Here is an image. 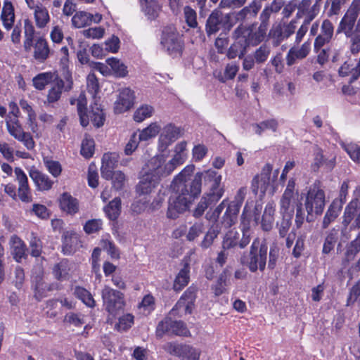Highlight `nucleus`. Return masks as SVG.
I'll return each mask as SVG.
<instances>
[{
    "instance_id": "1",
    "label": "nucleus",
    "mask_w": 360,
    "mask_h": 360,
    "mask_svg": "<svg viewBox=\"0 0 360 360\" xmlns=\"http://www.w3.org/2000/svg\"><path fill=\"white\" fill-rule=\"evenodd\" d=\"M193 166H187L174 177L171 185L174 192L169 199L167 211V218L175 219L188 208L191 200L188 198V193L184 192V183L193 172Z\"/></svg>"
},
{
    "instance_id": "2",
    "label": "nucleus",
    "mask_w": 360,
    "mask_h": 360,
    "mask_svg": "<svg viewBox=\"0 0 360 360\" xmlns=\"http://www.w3.org/2000/svg\"><path fill=\"white\" fill-rule=\"evenodd\" d=\"M163 162L162 157H152L146 162L136 186V191L139 195L150 193L159 184L161 178L169 175L162 167Z\"/></svg>"
},
{
    "instance_id": "3",
    "label": "nucleus",
    "mask_w": 360,
    "mask_h": 360,
    "mask_svg": "<svg viewBox=\"0 0 360 360\" xmlns=\"http://www.w3.org/2000/svg\"><path fill=\"white\" fill-rule=\"evenodd\" d=\"M298 191H295V181L290 179L280 201L281 212L283 218L278 226L279 234L285 236L291 225V217L294 213L295 198L298 200Z\"/></svg>"
},
{
    "instance_id": "4",
    "label": "nucleus",
    "mask_w": 360,
    "mask_h": 360,
    "mask_svg": "<svg viewBox=\"0 0 360 360\" xmlns=\"http://www.w3.org/2000/svg\"><path fill=\"white\" fill-rule=\"evenodd\" d=\"M267 247L262 244L259 238L254 240L248 255H244L241 262L246 265L250 271H264L266 263Z\"/></svg>"
},
{
    "instance_id": "5",
    "label": "nucleus",
    "mask_w": 360,
    "mask_h": 360,
    "mask_svg": "<svg viewBox=\"0 0 360 360\" xmlns=\"http://www.w3.org/2000/svg\"><path fill=\"white\" fill-rule=\"evenodd\" d=\"M160 44L162 47L172 57L181 56L183 50V41L176 27L169 25L164 27Z\"/></svg>"
},
{
    "instance_id": "6",
    "label": "nucleus",
    "mask_w": 360,
    "mask_h": 360,
    "mask_svg": "<svg viewBox=\"0 0 360 360\" xmlns=\"http://www.w3.org/2000/svg\"><path fill=\"white\" fill-rule=\"evenodd\" d=\"M326 203V197L323 190L319 186H311L306 194L304 206L309 215L322 214Z\"/></svg>"
},
{
    "instance_id": "7",
    "label": "nucleus",
    "mask_w": 360,
    "mask_h": 360,
    "mask_svg": "<svg viewBox=\"0 0 360 360\" xmlns=\"http://www.w3.org/2000/svg\"><path fill=\"white\" fill-rule=\"evenodd\" d=\"M333 25L328 19L323 20L321 26L317 22L312 24L310 29V34L313 36L317 34L314 44V49L316 52H318L325 44L330 42L333 36Z\"/></svg>"
},
{
    "instance_id": "8",
    "label": "nucleus",
    "mask_w": 360,
    "mask_h": 360,
    "mask_svg": "<svg viewBox=\"0 0 360 360\" xmlns=\"http://www.w3.org/2000/svg\"><path fill=\"white\" fill-rule=\"evenodd\" d=\"M101 296L103 306L110 314L115 315L123 309L125 304L124 295L120 291L105 285L102 290Z\"/></svg>"
},
{
    "instance_id": "9",
    "label": "nucleus",
    "mask_w": 360,
    "mask_h": 360,
    "mask_svg": "<svg viewBox=\"0 0 360 360\" xmlns=\"http://www.w3.org/2000/svg\"><path fill=\"white\" fill-rule=\"evenodd\" d=\"M6 127L11 136L22 142L27 150H33L35 143L30 133L24 131L18 119L10 116L6 120Z\"/></svg>"
},
{
    "instance_id": "10",
    "label": "nucleus",
    "mask_w": 360,
    "mask_h": 360,
    "mask_svg": "<svg viewBox=\"0 0 360 360\" xmlns=\"http://www.w3.org/2000/svg\"><path fill=\"white\" fill-rule=\"evenodd\" d=\"M198 173L205 183L212 182L209 194V201H218L224 193V188L223 186H221L222 176L212 169Z\"/></svg>"
},
{
    "instance_id": "11",
    "label": "nucleus",
    "mask_w": 360,
    "mask_h": 360,
    "mask_svg": "<svg viewBox=\"0 0 360 360\" xmlns=\"http://www.w3.org/2000/svg\"><path fill=\"white\" fill-rule=\"evenodd\" d=\"M187 142L185 141L179 142L174 148V156L167 162H166L167 157L165 155H157L154 157H162L164 162L162 167L166 171L169 175L175 169V168L182 165L187 158Z\"/></svg>"
},
{
    "instance_id": "12",
    "label": "nucleus",
    "mask_w": 360,
    "mask_h": 360,
    "mask_svg": "<svg viewBox=\"0 0 360 360\" xmlns=\"http://www.w3.org/2000/svg\"><path fill=\"white\" fill-rule=\"evenodd\" d=\"M183 134L181 129L169 123L162 129L158 138V148L159 151L165 152L169 146Z\"/></svg>"
},
{
    "instance_id": "13",
    "label": "nucleus",
    "mask_w": 360,
    "mask_h": 360,
    "mask_svg": "<svg viewBox=\"0 0 360 360\" xmlns=\"http://www.w3.org/2000/svg\"><path fill=\"white\" fill-rule=\"evenodd\" d=\"M248 31L243 27H238L234 32L235 42L230 46L227 52V56L230 59L238 56L242 58L246 53V47L248 45L245 33Z\"/></svg>"
},
{
    "instance_id": "14",
    "label": "nucleus",
    "mask_w": 360,
    "mask_h": 360,
    "mask_svg": "<svg viewBox=\"0 0 360 360\" xmlns=\"http://www.w3.org/2000/svg\"><path fill=\"white\" fill-rule=\"evenodd\" d=\"M272 169L273 167L271 165L266 164L263 167L261 173L254 177L251 186L252 191L254 193H260L262 195L265 193L271 181V174Z\"/></svg>"
},
{
    "instance_id": "15",
    "label": "nucleus",
    "mask_w": 360,
    "mask_h": 360,
    "mask_svg": "<svg viewBox=\"0 0 360 360\" xmlns=\"http://www.w3.org/2000/svg\"><path fill=\"white\" fill-rule=\"evenodd\" d=\"M168 352L182 357L185 360H199L201 350L190 345L169 343L167 346Z\"/></svg>"
},
{
    "instance_id": "16",
    "label": "nucleus",
    "mask_w": 360,
    "mask_h": 360,
    "mask_svg": "<svg viewBox=\"0 0 360 360\" xmlns=\"http://www.w3.org/2000/svg\"><path fill=\"white\" fill-rule=\"evenodd\" d=\"M134 99V92L131 89L126 87L120 89L114 103L115 112L121 114L129 110L133 106Z\"/></svg>"
},
{
    "instance_id": "17",
    "label": "nucleus",
    "mask_w": 360,
    "mask_h": 360,
    "mask_svg": "<svg viewBox=\"0 0 360 360\" xmlns=\"http://www.w3.org/2000/svg\"><path fill=\"white\" fill-rule=\"evenodd\" d=\"M14 173L18 186V193L19 198L24 202H30L32 198L26 174L20 167H15Z\"/></svg>"
},
{
    "instance_id": "18",
    "label": "nucleus",
    "mask_w": 360,
    "mask_h": 360,
    "mask_svg": "<svg viewBox=\"0 0 360 360\" xmlns=\"http://www.w3.org/2000/svg\"><path fill=\"white\" fill-rule=\"evenodd\" d=\"M195 300V290L191 288L184 292L179 299L175 307L172 309L171 313L174 314L176 310L179 311L180 315L191 314L193 310L194 302Z\"/></svg>"
},
{
    "instance_id": "19",
    "label": "nucleus",
    "mask_w": 360,
    "mask_h": 360,
    "mask_svg": "<svg viewBox=\"0 0 360 360\" xmlns=\"http://www.w3.org/2000/svg\"><path fill=\"white\" fill-rule=\"evenodd\" d=\"M311 51V41H306L300 46H292L286 56V63L289 66L292 65L297 60L306 58Z\"/></svg>"
},
{
    "instance_id": "20",
    "label": "nucleus",
    "mask_w": 360,
    "mask_h": 360,
    "mask_svg": "<svg viewBox=\"0 0 360 360\" xmlns=\"http://www.w3.org/2000/svg\"><path fill=\"white\" fill-rule=\"evenodd\" d=\"M29 175L38 190L48 191L52 188L53 181L50 179L49 176L40 172L35 167H32L29 169Z\"/></svg>"
},
{
    "instance_id": "21",
    "label": "nucleus",
    "mask_w": 360,
    "mask_h": 360,
    "mask_svg": "<svg viewBox=\"0 0 360 360\" xmlns=\"http://www.w3.org/2000/svg\"><path fill=\"white\" fill-rule=\"evenodd\" d=\"M119 160V155L115 153H109L103 155L102 158V165L101 168V176L103 178L109 180L112 176L114 169L117 166Z\"/></svg>"
},
{
    "instance_id": "22",
    "label": "nucleus",
    "mask_w": 360,
    "mask_h": 360,
    "mask_svg": "<svg viewBox=\"0 0 360 360\" xmlns=\"http://www.w3.org/2000/svg\"><path fill=\"white\" fill-rule=\"evenodd\" d=\"M11 252L17 262H21L26 256V245L16 235H13L9 240Z\"/></svg>"
},
{
    "instance_id": "23",
    "label": "nucleus",
    "mask_w": 360,
    "mask_h": 360,
    "mask_svg": "<svg viewBox=\"0 0 360 360\" xmlns=\"http://www.w3.org/2000/svg\"><path fill=\"white\" fill-rule=\"evenodd\" d=\"M239 210L240 205L234 202L229 203L221 220V226L227 229L235 224Z\"/></svg>"
},
{
    "instance_id": "24",
    "label": "nucleus",
    "mask_w": 360,
    "mask_h": 360,
    "mask_svg": "<svg viewBox=\"0 0 360 360\" xmlns=\"http://www.w3.org/2000/svg\"><path fill=\"white\" fill-rule=\"evenodd\" d=\"M60 209L70 214H75L79 211V202L70 193H64L59 199Z\"/></svg>"
},
{
    "instance_id": "25",
    "label": "nucleus",
    "mask_w": 360,
    "mask_h": 360,
    "mask_svg": "<svg viewBox=\"0 0 360 360\" xmlns=\"http://www.w3.org/2000/svg\"><path fill=\"white\" fill-rule=\"evenodd\" d=\"M33 15L36 26L38 28L45 27L50 21L49 11L41 3H37V6L33 11Z\"/></svg>"
},
{
    "instance_id": "26",
    "label": "nucleus",
    "mask_w": 360,
    "mask_h": 360,
    "mask_svg": "<svg viewBox=\"0 0 360 360\" xmlns=\"http://www.w3.org/2000/svg\"><path fill=\"white\" fill-rule=\"evenodd\" d=\"M161 131L160 125L157 122H151L146 127L141 130H138L137 136L141 142H147L154 139Z\"/></svg>"
},
{
    "instance_id": "27",
    "label": "nucleus",
    "mask_w": 360,
    "mask_h": 360,
    "mask_svg": "<svg viewBox=\"0 0 360 360\" xmlns=\"http://www.w3.org/2000/svg\"><path fill=\"white\" fill-rule=\"evenodd\" d=\"M49 55L48 42L43 37L37 39L34 45V58L40 62H44Z\"/></svg>"
},
{
    "instance_id": "28",
    "label": "nucleus",
    "mask_w": 360,
    "mask_h": 360,
    "mask_svg": "<svg viewBox=\"0 0 360 360\" xmlns=\"http://www.w3.org/2000/svg\"><path fill=\"white\" fill-rule=\"evenodd\" d=\"M141 11L149 19L158 17L161 7L156 0H139Z\"/></svg>"
},
{
    "instance_id": "29",
    "label": "nucleus",
    "mask_w": 360,
    "mask_h": 360,
    "mask_svg": "<svg viewBox=\"0 0 360 360\" xmlns=\"http://www.w3.org/2000/svg\"><path fill=\"white\" fill-rule=\"evenodd\" d=\"M112 71V75L117 77H124L128 74L127 67L117 58H109L105 60Z\"/></svg>"
},
{
    "instance_id": "30",
    "label": "nucleus",
    "mask_w": 360,
    "mask_h": 360,
    "mask_svg": "<svg viewBox=\"0 0 360 360\" xmlns=\"http://www.w3.org/2000/svg\"><path fill=\"white\" fill-rule=\"evenodd\" d=\"M275 203L269 202L266 204L262 218V228L268 231L271 229L274 221Z\"/></svg>"
},
{
    "instance_id": "31",
    "label": "nucleus",
    "mask_w": 360,
    "mask_h": 360,
    "mask_svg": "<svg viewBox=\"0 0 360 360\" xmlns=\"http://www.w3.org/2000/svg\"><path fill=\"white\" fill-rule=\"evenodd\" d=\"M222 21V13L219 11H214L208 18L206 23V32L208 35L219 30Z\"/></svg>"
},
{
    "instance_id": "32",
    "label": "nucleus",
    "mask_w": 360,
    "mask_h": 360,
    "mask_svg": "<svg viewBox=\"0 0 360 360\" xmlns=\"http://www.w3.org/2000/svg\"><path fill=\"white\" fill-rule=\"evenodd\" d=\"M189 273V266L188 264H186L184 268L180 270L174 280L173 288L175 291H180L188 285L190 279Z\"/></svg>"
},
{
    "instance_id": "33",
    "label": "nucleus",
    "mask_w": 360,
    "mask_h": 360,
    "mask_svg": "<svg viewBox=\"0 0 360 360\" xmlns=\"http://www.w3.org/2000/svg\"><path fill=\"white\" fill-rule=\"evenodd\" d=\"M86 103L87 101L84 93H81L77 100V106L80 124L82 127H86L89 123V118L86 108Z\"/></svg>"
},
{
    "instance_id": "34",
    "label": "nucleus",
    "mask_w": 360,
    "mask_h": 360,
    "mask_svg": "<svg viewBox=\"0 0 360 360\" xmlns=\"http://www.w3.org/2000/svg\"><path fill=\"white\" fill-rule=\"evenodd\" d=\"M252 128L256 134L261 136L263 132L267 130H270L273 132L276 131L278 128V122L274 119L267 120L259 123L252 124Z\"/></svg>"
},
{
    "instance_id": "35",
    "label": "nucleus",
    "mask_w": 360,
    "mask_h": 360,
    "mask_svg": "<svg viewBox=\"0 0 360 360\" xmlns=\"http://www.w3.org/2000/svg\"><path fill=\"white\" fill-rule=\"evenodd\" d=\"M1 18L4 27L7 30L11 29L14 22L15 15L13 7L10 2H4Z\"/></svg>"
},
{
    "instance_id": "36",
    "label": "nucleus",
    "mask_w": 360,
    "mask_h": 360,
    "mask_svg": "<svg viewBox=\"0 0 360 360\" xmlns=\"http://www.w3.org/2000/svg\"><path fill=\"white\" fill-rule=\"evenodd\" d=\"M252 212L249 205H245L241 215L240 229L242 232H252V226L257 224L255 223V219L252 217Z\"/></svg>"
},
{
    "instance_id": "37",
    "label": "nucleus",
    "mask_w": 360,
    "mask_h": 360,
    "mask_svg": "<svg viewBox=\"0 0 360 360\" xmlns=\"http://www.w3.org/2000/svg\"><path fill=\"white\" fill-rule=\"evenodd\" d=\"M92 14L85 11H78L72 18V25L75 28H82L91 25Z\"/></svg>"
},
{
    "instance_id": "38",
    "label": "nucleus",
    "mask_w": 360,
    "mask_h": 360,
    "mask_svg": "<svg viewBox=\"0 0 360 360\" xmlns=\"http://www.w3.org/2000/svg\"><path fill=\"white\" fill-rule=\"evenodd\" d=\"M243 28L248 31V32L245 33V35L248 44L257 45L264 40L266 31L264 25H261L255 32H250L249 30L245 27Z\"/></svg>"
},
{
    "instance_id": "39",
    "label": "nucleus",
    "mask_w": 360,
    "mask_h": 360,
    "mask_svg": "<svg viewBox=\"0 0 360 360\" xmlns=\"http://www.w3.org/2000/svg\"><path fill=\"white\" fill-rule=\"evenodd\" d=\"M154 113L153 106L143 104L139 106L134 113V120L136 122H141L147 118L152 117Z\"/></svg>"
},
{
    "instance_id": "40",
    "label": "nucleus",
    "mask_w": 360,
    "mask_h": 360,
    "mask_svg": "<svg viewBox=\"0 0 360 360\" xmlns=\"http://www.w3.org/2000/svg\"><path fill=\"white\" fill-rule=\"evenodd\" d=\"M108 217L111 220H115L121 212V200L115 198L104 209Z\"/></svg>"
},
{
    "instance_id": "41",
    "label": "nucleus",
    "mask_w": 360,
    "mask_h": 360,
    "mask_svg": "<svg viewBox=\"0 0 360 360\" xmlns=\"http://www.w3.org/2000/svg\"><path fill=\"white\" fill-rule=\"evenodd\" d=\"M78 234L74 231H67L63 233V250L70 253L77 244Z\"/></svg>"
},
{
    "instance_id": "42",
    "label": "nucleus",
    "mask_w": 360,
    "mask_h": 360,
    "mask_svg": "<svg viewBox=\"0 0 360 360\" xmlns=\"http://www.w3.org/2000/svg\"><path fill=\"white\" fill-rule=\"evenodd\" d=\"M340 146L354 162L360 163V145L352 142H341Z\"/></svg>"
},
{
    "instance_id": "43",
    "label": "nucleus",
    "mask_w": 360,
    "mask_h": 360,
    "mask_svg": "<svg viewBox=\"0 0 360 360\" xmlns=\"http://www.w3.org/2000/svg\"><path fill=\"white\" fill-rule=\"evenodd\" d=\"M53 76L51 72L40 73L33 78V86L38 90H42L53 80Z\"/></svg>"
},
{
    "instance_id": "44",
    "label": "nucleus",
    "mask_w": 360,
    "mask_h": 360,
    "mask_svg": "<svg viewBox=\"0 0 360 360\" xmlns=\"http://www.w3.org/2000/svg\"><path fill=\"white\" fill-rule=\"evenodd\" d=\"M94 105L95 106L91 107V111L89 114L87 113V115H89V120L91 119L94 126L100 127L104 124L105 116L100 105H98L96 103H95Z\"/></svg>"
},
{
    "instance_id": "45",
    "label": "nucleus",
    "mask_w": 360,
    "mask_h": 360,
    "mask_svg": "<svg viewBox=\"0 0 360 360\" xmlns=\"http://www.w3.org/2000/svg\"><path fill=\"white\" fill-rule=\"evenodd\" d=\"M341 210V206L336 205L334 201L328 207L323 220V228H327L329 224L333 221L339 215Z\"/></svg>"
},
{
    "instance_id": "46",
    "label": "nucleus",
    "mask_w": 360,
    "mask_h": 360,
    "mask_svg": "<svg viewBox=\"0 0 360 360\" xmlns=\"http://www.w3.org/2000/svg\"><path fill=\"white\" fill-rule=\"evenodd\" d=\"M64 82L62 79L57 80L51 87L47 95L48 103H54L60 98Z\"/></svg>"
},
{
    "instance_id": "47",
    "label": "nucleus",
    "mask_w": 360,
    "mask_h": 360,
    "mask_svg": "<svg viewBox=\"0 0 360 360\" xmlns=\"http://www.w3.org/2000/svg\"><path fill=\"white\" fill-rule=\"evenodd\" d=\"M25 40L23 43L24 49L26 51H30L32 46V41L34 35V27L28 20L25 21Z\"/></svg>"
},
{
    "instance_id": "48",
    "label": "nucleus",
    "mask_w": 360,
    "mask_h": 360,
    "mask_svg": "<svg viewBox=\"0 0 360 360\" xmlns=\"http://www.w3.org/2000/svg\"><path fill=\"white\" fill-rule=\"evenodd\" d=\"M183 18L186 25L191 28L198 27L196 11L189 6H186L183 9Z\"/></svg>"
},
{
    "instance_id": "49",
    "label": "nucleus",
    "mask_w": 360,
    "mask_h": 360,
    "mask_svg": "<svg viewBox=\"0 0 360 360\" xmlns=\"http://www.w3.org/2000/svg\"><path fill=\"white\" fill-rule=\"evenodd\" d=\"M219 231L220 229L219 227V224H213L204 236V238L201 242V247L202 248H209L212 244L214 240L217 238Z\"/></svg>"
},
{
    "instance_id": "50",
    "label": "nucleus",
    "mask_w": 360,
    "mask_h": 360,
    "mask_svg": "<svg viewBox=\"0 0 360 360\" xmlns=\"http://www.w3.org/2000/svg\"><path fill=\"white\" fill-rule=\"evenodd\" d=\"M75 295L86 306L89 307H94L95 301L91 293L86 289L81 287H76L75 289Z\"/></svg>"
},
{
    "instance_id": "51",
    "label": "nucleus",
    "mask_w": 360,
    "mask_h": 360,
    "mask_svg": "<svg viewBox=\"0 0 360 360\" xmlns=\"http://www.w3.org/2000/svg\"><path fill=\"white\" fill-rule=\"evenodd\" d=\"M94 141L93 139L86 136L81 146V155L85 158H91L94 153Z\"/></svg>"
},
{
    "instance_id": "52",
    "label": "nucleus",
    "mask_w": 360,
    "mask_h": 360,
    "mask_svg": "<svg viewBox=\"0 0 360 360\" xmlns=\"http://www.w3.org/2000/svg\"><path fill=\"white\" fill-rule=\"evenodd\" d=\"M133 324L134 316L131 314H127L119 319V321L115 327L119 331H126L130 328Z\"/></svg>"
},
{
    "instance_id": "53",
    "label": "nucleus",
    "mask_w": 360,
    "mask_h": 360,
    "mask_svg": "<svg viewBox=\"0 0 360 360\" xmlns=\"http://www.w3.org/2000/svg\"><path fill=\"white\" fill-rule=\"evenodd\" d=\"M154 298L150 295L144 296L141 302L139 304V308L141 312L146 315L150 314L154 309Z\"/></svg>"
},
{
    "instance_id": "54",
    "label": "nucleus",
    "mask_w": 360,
    "mask_h": 360,
    "mask_svg": "<svg viewBox=\"0 0 360 360\" xmlns=\"http://www.w3.org/2000/svg\"><path fill=\"white\" fill-rule=\"evenodd\" d=\"M87 90L92 97L95 99L96 95L99 89L98 79L94 73H89L86 78Z\"/></svg>"
},
{
    "instance_id": "55",
    "label": "nucleus",
    "mask_w": 360,
    "mask_h": 360,
    "mask_svg": "<svg viewBox=\"0 0 360 360\" xmlns=\"http://www.w3.org/2000/svg\"><path fill=\"white\" fill-rule=\"evenodd\" d=\"M110 179L112 180V186L116 190L122 189L127 180L124 174L121 171H115L112 173V176L110 177Z\"/></svg>"
},
{
    "instance_id": "56",
    "label": "nucleus",
    "mask_w": 360,
    "mask_h": 360,
    "mask_svg": "<svg viewBox=\"0 0 360 360\" xmlns=\"http://www.w3.org/2000/svg\"><path fill=\"white\" fill-rule=\"evenodd\" d=\"M82 34L89 39H99L105 34V29L102 27H94L82 32Z\"/></svg>"
},
{
    "instance_id": "57",
    "label": "nucleus",
    "mask_w": 360,
    "mask_h": 360,
    "mask_svg": "<svg viewBox=\"0 0 360 360\" xmlns=\"http://www.w3.org/2000/svg\"><path fill=\"white\" fill-rule=\"evenodd\" d=\"M100 245L110 255L112 258L118 259L120 257L119 251L111 240L102 239L101 240Z\"/></svg>"
},
{
    "instance_id": "58",
    "label": "nucleus",
    "mask_w": 360,
    "mask_h": 360,
    "mask_svg": "<svg viewBox=\"0 0 360 360\" xmlns=\"http://www.w3.org/2000/svg\"><path fill=\"white\" fill-rule=\"evenodd\" d=\"M270 48L266 45H262L259 49H257L254 53V58L257 63H264L269 54H270Z\"/></svg>"
},
{
    "instance_id": "59",
    "label": "nucleus",
    "mask_w": 360,
    "mask_h": 360,
    "mask_svg": "<svg viewBox=\"0 0 360 360\" xmlns=\"http://www.w3.org/2000/svg\"><path fill=\"white\" fill-rule=\"evenodd\" d=\"M44 165L47 170L53 177H58L60 175L62 167L59 162L52 160H44Z\"/></svg>"
},
{
    "instance_id": "60",
    "label": "nucleus",
    "mask_w": 360,
    "mask_h": 360,
    "mask_svg": "<svg viewBox=\"0 0 360 360\" xmlns=\"http://www.w3.org/2000/svg\"><path fill=\"white\" fill-rule=\"evenodd\" d=\"M227 202V200L225 199L214 210L207 212L206 214L207 219L210 221L216 222L224 209L226 207Z\"/></svg>"
},
{
    "instance_id": "61",
    "label": "nucleus",
    "mask_w": 360,
    "mask_h": 360,
    "mask_svg": "<svg viewBox=\"0 0 360 360\" xmlns=\"http://www.w3.org/2000/svg\"><path fill=\"white\" fill-rule=\"evenodd\" d=\"M238 233L236 231H229L224 238L223 248L226 250L235 247L238 243Z\"/></svg>"
},
{
    "instance_id": "62",
    "label": "nucleus",
    "mask_w": 360,
    "mask_h": 360,
    "mask_svg": "<svg viewBox=\"0 0 360 360\" xmlns=\"http://www.w3.org/2000/svg\"><path fill=\"white\" fill-rule=\"evenodd\" d=\"M360 252V233L358 236L348 246L346 252V257L347 260L352 259L354 256Z\"/></svg>"
},
{
    "instance_id": "63",
    "label": "nucleus",
    "mask_w": 360,
    "mask_h": 360,
    "mask_svg": "<svg viewBox=\"0 0 360 360\" xmlns=\"http://www.w3.org/2000/svg\"><path fill=\"white\" fill-rule=\"evenodd\" d=\"M205 227L202 223L194 224L188 230L186 238L189 241H193L197 238L203 231Z\"/></svg>"
},
{
    "instance_id": "64",
    "label": "nucleus",
    "mask_w": 360,
    "mask_h": 360,
    "mask_svg": "<svg viewBox=\"0 0 360 360\" xmlns=\"http://www.w3.org/2000/svg\"><path fill=\"white\" fill-rule=\"evenodd\" d=\"M30 212L41 219H47L50 216L49 212L46 206L41 204H34Z\"/></svg>"
}]
</instances>
